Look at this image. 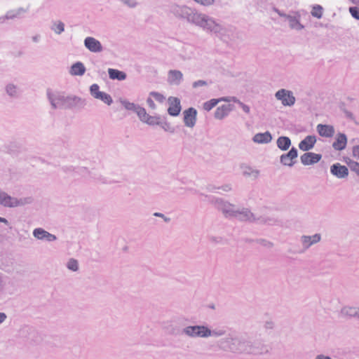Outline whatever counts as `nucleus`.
Wrapping results in <instances>:
<instances>
[{"instance_id": "nucleus-1", "label": "nucleus", "mask_w": 359, "mask_h": 359, "mask_svg": "<svg viewBox=\"0 0 359 359\" xmlns=\"http://www.w3.org/2000/svg\"><path fill=\"white\" fill-rule=\"evenodd\" d=\"M321 240V236L319 233H316L313 236H302L300 237V243L302 248H297L295 252L302 254L305 252L311 245L319 243Z\"/></svg>"}, {"instance_id": "nucleus-2", "label": "nucleus", "mask_w": 359, "mask_h": 359, "mask_svg": "<svg viewBox=\"0 0 359 359\" xmlns=\"http://www.w3.org/2000/svg\"><path fill=\"white\" fill-rule=\"evenodd\" d=\"M183 115L185 126L189 128L194 127L196 121L197 111L194 108L190 107L184 111Z\"/></svg>"}, {"instance_id": "nucleus-3", "label": "nucleus", "mask_w": 359, "mask_h": 359, "mask_svg": "<svg viewBox=\"0 0 359 359\" xmlns=\"http://www.w3.org/2000/svg\"><path fill=\"white\" fill-rule=\"evenodd\" d=\"M330 172L332 175L339 179H344L348 177V170L345 165H342L339 163H334L330 167Z\"/></svg>"}, {"instance_id": "nucleus-4", "label": "nucleus", "mask_w": 359, "mask_h": 359, "mask_svg": "<svg viewBox=\"0 0 359 359\" xmlns=\"http://www.w3.org/2000/svg\"><path fill=\"white\" fill-rule=\"evenodd\" d=\"M186 332L191 336L208 337L210 335V330L204 326L188 327Z\"/></svg>"}, {"instance_id": "nucleus-5", "label": "nucleus", "mask_w": 359, "mask_h": 359, "mask_svg": "<svg viewBox=\"0 0 359 359\" xmlns=\"http://www.w3.org/2000/svg\"><path fill=\"white\" fill-rule=\"evenodd\" d=\"M168 101L169 104L168 114L172 116L179 115L181 111L180 100L177 97H170Z\"/></svg>"}, {"instance_id": "nucleus-6", "label": "nucleus", "mask_w": 359, "mask_h": 359, "mask_svg": "<svg viewBox=\"0 0 359 359\" xmlns=\"http://www.w3.org/2000/svg\"><path fill=\"white\" fill-rule=\"evenodd\" d=\"M322 156L319 154H315L312 152H307L304 154L300 159L302 164L304 165H313L318 163L321 159Z\"/></svg>"}, {"instance_id": "nucleus-7", "label": "nucleus", "mask_w": 359, "mask_h": 359, "mask_svg": "<svg viewBox=\"0 0 359 359\" xmlns=\"http://www.w3.org/2000/svg\"><path fill=\"white\" fill-rule=\"evenodd\" d=\"M347 144V137L344 133L337 134L335 140L332 143V147L336 151L344 150Z\"/></svg>"}, {"instance_id": "nucleus-8", "label": "nucleus", "mask_w": 359, "mask_h": 359, "mask_svg": "<svg viewBox=\"0 0 359 359\" xmlns=\"http://www.w3.org/2000/svg\"><path fill=\"white\" fill-rule=\"evenodd\" d=\"M233 107L229 103L219 106L215 111V117L217 119H223L233 110Z\"/></svg>"}, {"instance_id": "nucleus-9", "label": "nucleus", "mask_w": 359, "mask_h": 359, "mask_svg": "<svg viewBox=\"0 0 359 359\" xmlns=\"http://www.w3.org/2000/svg\"><path fill=\"white\" fill-rule=\"evenodd\" d=\"M84 43L86 47L91 52H100L102 50L100 42L93 37L86 38Z\"/></svg>"}, {"instance_id": "nucleus-10", "label": "nucleus", "mask_w": 359, "mask_h": 359, "mask_svg": "<svg viewBox=\"0 0 359 359\" xmlns=\"http://www.w3.org/2000/svg\"><path fill=\"white\" fill-rule=\"evenodd\" d=\"M318 134L324 137H332L334 135V128L331 125L318 124L316 127Z\"/></svg>"}, {"instance_id": "nucleus-11", "label": "nucleus", "mask_w": 359, "mask_h": 359, "mask_svg": "<svg viewBox=\"0 0 359 359\" xmlns=\"http://www.w3.org/2000/svg\"><path fill=\"white\" fill-rule=\"evenodd\" d=\"M316 142V137L314 135H308L299 144V148L304 151L311 149Z\"/></svg>"}, {"instance_id": "nucleus-12", "label": "nucleus", "mask_w": 359, "mask_h": 359, "mask_svg": "<svg viewBox=\"0 0 359 359\" xmlns=\"http://www.w3.org/2000/svg\"><path fill=\"white\" fill-rule=\"evenodd\" d=\"M33 234L38 239H46L48 241H53L56 239L54 235L50 234L41 228L34 229Z\"/></svg>"}, {"instance_id": "nucleus-13", "label": "nucleus", "mask_w": 359, "mask_h": 359, "mask_svg": "<svg viewBox=\"0 0 359 359\" xmlns=\"http://www.w3.org/2000/svg\"><path fill=\"white\" fill-rule=\"evenodd\" d=\"M0 203L1 205L8 207H14L18 205L15 198H11L5 193L0 194Z\"/></svg>"}, {"instance_id": "nucleus-14", "label": "nucleus", "mask_w": 359, "mask_h": 359, "mask_svg": "<svg viewBox=\"0 0 359 359\" xmlns=\"http://www.w3.org/2000/svg\"><path fill=\"white\" fill-rule=\"evenodd\" d=\"M276 97H277L278 100H281L283 104L285 106L290 105V104L292 103L290 93L287 92L284 89L278 90L276 94Z\"/></svg>"}, {"instance_id": "nucleus-15", "label": "nucleus", "mask_w": 359, "mask_h": 359, "mask_svg": "<svg viewBox=\"0 0 359 359\" xmlns=\"http://www.w3.org/2000/svg\"><path fill=\"white\" fill-rule=\"evenodd\" d=\"M359 307L355 306H344L341 310V313L344 317L348 318H357Z\"/></svg>"}, {"instance_id": "nucleus-16", "label": "nucleus", "mask_w": 359, "mask_h": 359, "mask_svg": "<svg viewBox=\"0 0 359 359\" xmlns=\"http://www.w3.org/2000/svg\"><path fill=\"white\" fill-rule=\"evenodd\" d=\"M231 100L229 99V98H226V97H222V98H219V99H212L209 101H207L205 102L204 104H203V109L205 110V111H210L213 107H215L219 102H222V101H224V102H229Z\"/></svg>"}, {"instance_id": "nucleus-17", "label": "nucleus", "mask_w": 359, "mask_h": 359, "mask_svg": "<svg viewBox=\"0 0 359 359\" xmlns=\"http://www.w3.org/2000/svg\"><path fill=\"white\" fill-rule=\"evenodd\" d=\"M272 137L269 132L264 133H257L253 137V141L257 143H268L271 142Z\"/></svg>"}, {"instance_id": "nucleus-18", "label": "nucleus", "mask_w": 359, "mask_h": 359, "mask_svg": "<svg viewBox=\"0 0 359 359\" xmlns=\"http://www.w3.org/2000/svg\"><path fill=\"white\" fill-rule=\"evenodd\" d=\"M86 68L81 62H76L71 67L70 73L72 75L81 76L85 73Z\"/></svg>"}, {"instance_id": "nucleus-19", "label": "nucleus", "mask_w": 359, "mask_h": 359, "mask_svg": "<svg viewBox=\"0 0 359 359\" xmlns=\"http://www.w3.org/2000/svg\"><path fill=\"white\" fill-rule=\"evenodd\" d=\"M109 77L111 79H118L119 81L124 80L126 75L124 72L114 69H109L108 70Z\"/></svg>"}, {"instance_id": "nucleus-20", "label": "nucleus", "mask_w": 359, "mask_h": 359, "mask_svg": "<svg viewBox=\"0 0 359 359\" xmlns=\"http://www.w3.org/2000/svg\"><path fill=\"white\" fill-rule=\"evenodd\" d=\"M291 141L287 137H280L277 140V145L281 150H286L290 146Z\"/></svg>"}, {"instance_id": "nucleus-21", "label": "nucleus", "mask_w": 359, "mask_h": 359, "mask_svg": "<svg viewBox=\"0 0 359 359\" xmlns=\"http://www.w3.org/2000/svg\"><path fill=\"white\" fill-rule=\"evenodd\" d=\"M182 79V74L177 70H171L169 72V80L171 83H178Z\"/></svg>"}, {"instance_id": "nucleus-22", "label": "nucleus", "mask_w": 359, "mask_h": 359, "mask_svg": "<svg viewBox=\"0 0 359 359\" xmlns=\"http://www.w3.org/2000/svg\"><path fill=\"white\" fill-rule=\"evenodd\" d=\"M149 125H158L161 123V118L159 116H153L147 114V117L143 121Z\"/></svg>"}, {"instance_id": "nucleus-23", "label": "nucleus", "mask_w": 359, "mask_h": 359, "mask_svg": "<svg viewBox=\"0 0 359 359\" xmlns=\"http://www.w3.org/2000/svg\"><path fill=\"white\" fill-rule=\"evenodd\" d=\"M280 161L284 165H292V150H290L287 154H283L280 157Z\"/></svg>"}, {"instance_id": "nucleus-24", "label": "nucleus", "mask_w": 359, "mask_h": 359, "mask_svg": "<svg viewBox=\"0 0 359 359\" xmlns=\"http://www.w3.org/2000/svg\"><path fill=\"white\" fill-rule=\"evenodd\" d=\"M323 7L320 5H316L313 7L311 15L317 18L318 19L321 18L323 16Z\"/></svg>"}, {"instance_id": "nucleus-25", "label": "nucleus", "mask_w": 359, "mask_h": 359, "mask_svg": "<svg viewBox=\"0 0 359 359\" xmlns=\"http://www.w3.org/2000/svg\"><path fill=\"white\" fill-rule=\"evenodd\" d=\"M97 95H98V96L95 95V98L102 100L104 102L107 103V104H110L112 102V99L109 95H108L105 93H103V92L100 93Z\"/></svg>"}, {"instance_id": "nucleus-26", "label": "nucleus", "mask_w": 359, "mask_h": 359, "mask_svg": "<svg viewBox=\"0 0 359 359\" xmlns=\"http://www.w3.org/2000/svg\"><path fill=\"white\" fill-rule=\"evenodd\" d=\"M135 111L140 118V119L143 122L146 117H147V113L144 108L137 107L135 108Z\"/></svg>"}, {"instance_id": "nucleus-27", "label": "nucleus", "mask_w": 359, "mask_h": 359, "mask_svg": "<svg viewBox=\"0 0 359 359\" xmlns=\"http://www.w3.org/2000/svg\"><path fill=\"white\" fill-rule=\"evenodd\" d=\"M150 97H151L156 101H157L160 103L163 102L165 100V97L162 94L156 93V92H151L150 93Z\"/></svg>"}, {"instance_id": "nucleus-28", "label": "nucleus", "mask_w": 359, "mask_h": 359, "mask_svg": "<svg viewBox=\"0 0 359 359\" xmlns=\"http://www.w3.org/2000/svg\"><path fill=\"white\" fill-rule=\"evenodd\" d=\"M349 13L351 16L356 20H359V7L353 6L349 8Z\"/></svg>"}, {"instance_id": "nucleus-29", "label": "nucleus", "mask_w": 359, "mask_h": 359, "mask_svg": "<svg viewBox=\"0 0 359 359\" xmlns=\"http://www.w3.org/2000/svg\"><path fill=\"white\" fill-rule=\"evenodd\" d=\"M65 25L62 22H57L54 25L53 30L57 34H60L64 31Z\"/></svg>"}, {"instance_id": "nucleus-30", "label": "nucleus", "mask_w": 359, "mask_h": 359, "mask_svg": "<svg viewBox=\"0 0 359 359\" xmlns=\"http://www.w3.org/2000/svg\"><path fill=\"white\" fill-rule=\"evenodd\" d=\"M67 267L72 271H77L78 269V262L76 259H72L69 261L67 264Z\"/></svg>"}, {"instance_id": "nucleus-31", "label": "nucleus", "mask_w": 359, "mask_h": 359, "mask_svg": "<svg viewBox=\"0 0 359 359\" xmlns=\"http://www.w3.org/2000/svg\"><path fill=\"white\" fill-rule=\"evenodd\" d=\"M90 92H91V94L93 95L94 97H95V95H97V94H99L100 93H101L100 90H99V86L97 84H93L91 86H90Z\"/></svg>"}, {"instance_id": "nucleus-32", "label": "nucleus", "mask_w": 359, "mask_h": 359, "mask_svg": "<svg viewBox=\"0 0 359 359\" xmlns=\"http://www.w3.org/2000/svg\"><path fill=\"white\" fill-rule=\"evenodd\" d=\"M352 154L355 158L359 160V144L353 147Z\"/></svg>"}, {"instance_id": "nucleus-33", "label": "nucleus", "mask_w": 359, "mask_h": 359, "mask_svg": "<svg viewBox=\"0 0 359 359\" xmlns=\"http://www.w3.org/2000/svg\"><path fill=\"white\" fill-rule=\"evenodd\" d=\"M351 169L359 175V163L353 162L351 165Z\"/></svg>"}, {"instance_id": "nucleus-34", "label": "nucleus", "mask_w": 359, "mask_h": 359, "mask_svg": "<svg viewBox=\"0 0 359 359\" xmlns=\"http://www.w3.org/2000/svg\"><path fill=\"white\" fill-rule=\"evenodd\" d=\"M206 84L207 83H206V82L205 81L199 80V81H195L193 83V86L194 88H198V87H200V86H205Z\"/></svg>"}, {"instance_id": "nucleus-35", "label": "nucleus", "mask_w": 359, "mask_h": 359, "mask_svg": "<svg viewBox=\"0 0 359 359\" xmlns=\"http://www.w3.org/2000/svg\"><path fill=\"white\" fill-rule=\"evenodd\" d=\"M147 102L150 108H151V109L156 108V105H155L154 100L152 99L151 97L149 96V97H148Z\"/></svg>"}, {"instance_id": "nucleus-36", "label": "nucleus", "mask_w": 359, "mask_h": 359, "mask_svg": "<svg viewBox=\"0 0 359 359\" xmlns=\"http://www.w3.org/2000/svg\"><path fill=\"white\" fill-rule=\"evenodd\" d=\"M137 106H135V105L134 104H133V103H127V104H126V108L127 109H129V110H134V111H135V108H137Z\"/></svg>"}, {"instance_id": "nucleus-37", "label": "nucleus", "mask_w": 359, "mask_h": 359, "mask_svg": "<svg viewBox=\"0 0 359 359\" xmlns=\"http://www.w3.org/2000/svg\"><path fill=\"white\" fill-rule=\"evenodd\" d=\"M238 103L240 104V105L241 106L243 110L245 112V113H249L250 112V108L248 106L244 104L242 102H238Z\"/></svg>"}, {"instance_id": "nucleus-38", "label": "nucleus", "mask_w": 359, "mask_h": 359, "mask_svg": "<svg viewBox=\"0 0 359 359\" xmlns=\"http://www.w3.org/2000/svg\"><path fill=\"white\" fill-rule=\"evenodd\" d=\"M315 359H332L330 356L325 355L323 354H319L316 355Z\"/></svg>"}, {"instance_id": "nucleus-39", "label": "nucleus", "mask_w": 359, "mask_h": 359, "mask_svg": "<svg viewBox=\"0 0 359 359\" xmlns=\"http://www.w3.org/2000/svg\"><path fill=\"white\" fill-rule=\"evenodd\" d=\"M6 318V316L4 313H0V323L4 322Z\"/></svg>"}, {"instance_id": "nucleus-40", "label": "nucleus", "mask_w": 359, "mask_h": 359, "mask_svg": "<svg viewBox=\"0 0 359 359\" xmlns=\"http://www.w3.org/2000/svg\"><path fill=\"white\" fill-rule=\"evenodd\" d=\"M130 0H124V3L128 4L130 6L133 7V6H135V2L133 1V2L130 3Z\"/></svg>"}, {"instance_id": "nucleus-41", "label": "nucleus", "mask_w": 359, "mask_h": 359, "mask_svg": "<svg viewBox=\"0 0 359 359\" xmlns=\"http://www.w3.org/2000/svg\"><path fill=\"white\" fill-rule=\"evenodd\" d=\"M353 4L359 5V0H348Z\"/></svg>"}, {"instance_id": "nucleus-42", "label": "nucleus", "mask_w": 359, "mask_h": 359, "mask_svg": "<svg viewBox=\"0 0 359 359\" xmlns=\"http://www.w3.org/2000/svg\"><path fill=\"white\" fill-rule=\"evenodd\" d=\"M297 156V151L293 147V158Z\"/></svg>"}, {"instance_id": "nucleus-43", "label": "nucleus", "mask_w": 359, "mask_h": 359, "mask_svg": "<svg viewBox=\"0 0 359 359\" xmlns=\"http://www.w3.org/2000/svg\"><path fill=\"white\" fill-rule=\"evenodd\" d=\"M0 222H4V223H7V220L5 219V218H3V217H0Z\"/></svg>"}, {"instance_id": "nucleus-44", "label": "nucleus", "mask_w": 359, "mask_h": 359, "mask_svg": "<svg viewBox=\"0 0 359 359\" xmlns=\"http://www.w3.org/2000/svg\"><path fill=\"white\" fill-rule=\"evenodd\" d=\"M154 215H156V216H161V215L159 214V213H155Z\"/></svg>"}, {"instance_id": "nucleus-45", "label": "nucleus", "mask_w": 359, "mask_h": 359, "mask_svg": "<svg viewBox=\"0 0 359 359\" xmlns=\"http://www.w3.org/2000/svg\"><path fill=\"white\" fill-rule=\"evenodd\" d=\"M224 212L227 215L229 213V211L228 210H224Z\"/></svg>"}, {"instance_id": "nucleus-46", "label": "nucleus", "mask_w": 359, "mask_h": 359, "mask_svg": "<svg viewBox=\"0 0 359 359\" xmlns=\"http://www.w3.org/2000/svg\"><path fill=\"white\" fill-rule=\"evenodd\" d=\"M292 100H293V104L294 103V101H295V98L294 97H292Z\"/></svg>"}]
</instances>
